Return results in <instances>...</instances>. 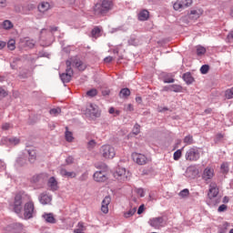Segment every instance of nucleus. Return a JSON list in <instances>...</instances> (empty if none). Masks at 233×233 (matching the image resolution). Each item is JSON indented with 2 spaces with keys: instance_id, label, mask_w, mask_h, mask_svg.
<instances>
[{
  "instance_id": "obj_18",
  "label": "nucleus",
  "mask_w": 233,
  "mask_h": 233,
  "mask_svg": "<svg viewBox=\"0 0 233 233\" xmlns=\"http://www.w3.org/2000/svg\"><path fill=\"white\" fill-rule=\"evenodd\" d=\"M218 194H219V189L216 187H212L209 188L208 197L209 198V199H214V198H218Z\"/></svg>"
},
{
  "instance_id": "obj_27",
  "label": "nucleus",
  "mask_w": 233,
  "mask_h": 233,
  "mask_svg": "<svg viewBox=\"0 0 233 233\" xmlns=\"http://www.w3.org/2000/svg\"><path fill=\"white\" fill-rule=\"evenodd\" d=\"M74 233H85V224L79 222L77 224V228L74 229Z\"/></svg>"
},
{
  "instance_id": "obj_55",
  "label": "nucleus",
  "mask_w": 233,
  "mask_h": 233,
  "mask_svg": "<svg viewBox=\"0 0 233 233\" xmlns=\"http://www.w3.org/2000/svg\"><path fill=\"white\" fill-rule=\"evenodd\" d=\"M66 165H72V163H74V157L72 156L67 157L66 159Z\"/></svg>"
},
{
  "instance_id": "obj_33",
  "label": "nucleus",
  "mask_w": 233,
  "mask_h": 233,
  "mask_svg": "<svg viewBox=\"0 0 233 233\" xmlns=\"http://www.w3.org/2000/svg\"><path fill=\"white\" fill-rule=\"evenodd\" d=\"M86 96H88V97H96V96H97V89L93 88L88 90L86 92Z\"/></svg>"
},
{
  "instance_id": "obj_2",
  "label": "nucleus",
  "mask_w": 233,
  "mask_h": 233,
  "mask_svg": "<svg viewBox=\"0 0 233 233\" xmlns=\"http://www.w3.org/2000/svg\"><path fill=\"white\" fill-rule=\"evenodd\" d=\"M112 8V2L110 0H103L102 4L95 5V14L96 15H106Z\"/></svg>"
},
{
  "instance_id": "obj_14",
  "label": "nucleus",
  "mask_w": 233,
  "mask_h": 233,
  "mask_svg": "<svg viewBox=\"0 0 233 233\" xmlns=\"http://www.w3.org/2000/svg\"><path fill=\"white\" fill-rule=\"evenodd\" d=\"M42 218L45 219L46 223H50L51 225H56V223H57L53 213H44Z\"/></svg>"
},
{
  "instance_id": "obj_4",
  "label": "nucleus",
  "mask_w": 233,
  "mask_h": 233,
  "mask_svg": "<svg viewBox=\"0 0 233 233\" xmlns=\"http://www.w3.org/2000/svg\"><path fill=\"white\" fill-rule=\"evenodd\" d=\"M66 73L60 74V79L62 83H70L72 81V76H74V70L72 69V61H66Z\"/></svg>"
},
{
  "instance_id": "obj_8",
  "label": "nucleus",
  "mask_w": 233,
  "mask_h": 233,
  "mask_svg": "<svg viewBox=\"0 0 233 233\" xmlns=\"http://www.w3.org/2000/svg\"><path fill=\"white\" fill-rule=\"evenodd\" d=\"M34 202H26L24 206V218L25 219H32L34 218Z\"/></svg>"
},
{
  "instance_id": "obj_35",
  "label": "nucleus",
  "mask_w": 233,
  "mask_h": 233,
  "mask_svg": "<svg viewBox=\"0 0 233 233\" xmlns=\"http://www.w3.org/2000/svg\"><path fill=\"white\" fill-rule=\"evenodd\" d=\"M132 132L135 136H137L139 132H141V126H139V124L137 123L135 124Z\"/></svg>"
},
{
  "instance_id": "obj_26",
  "label": "nucleus",
  "mask_w": 233,
  "mask_h": 233,
  "mask_svg": "<svg viewBox=\"0 0 233 233\" xmlns=\"http://www.w3.org/2000/svg\"><path fill=\"white\" fill-rule=\"evenodd\" d=\"M130 96V89L127 87L122 88L119 92V97H128Z\"/></svg>"
},
{
  "instance_id": "obj_39",
  "label": "nucleus",
  "mask_w": 233,
  "mask_h": 233,
  "mask_svg": "<svg viewBox=\"0 0 233 233\" xmlns=\"http://www.w3.org/2000/svg\"><path fill=\"white\" fill-rule=\"evenodd\" d=\"M189 194L190 191L188 190V188H185L179 192L178 196H180V198H187Z\"/></svg>"
},
{
  "instance_id": "obj_57",
  "label": "nucleus",
  "mask_w": 233,
  "mask_h": 233,
  "mask_svg": "<svg viewBox=\"0 0 233 233\" xmlns=\"http://www.w3.org/2000/svg\"><path fill=\"white\" fill-rule=\"evenodd\" d=\"M57 30H59V27H57L56 25L49 26V32H51V34H54L55 32H57Z\"/></svg>"
},
{
  "instance_id": "obj_56",
  "label": "nucleus",
  "mask_w": 233,
  "mask_h": 233,
  "mask_svg": "<svg viewBox=\"0 0 233 233\" xmlns=\"http://www.w3.org/2000/svg\"><path fill=\"white\" fill-rule=\"evenodd\" d=\"M143 212H145V205H144V204L140 205L139 208H138V209H137V214H138V216H141V214H142Z\"/></svg>"
},
{
  "instance_id": "obj_32",
  "label": "nucleus",
  "mask_w": 233,
  "mask_h": 233,
  "mask_svg": "<svg viewBox=\"0 0 233 233\" xmlns=\"http://www.w3.org/2000/svg\"><path fill=\"white\" fill-rule=\"evenodd\" d=\"M183 90V86L180 85H171V92H181Z\"/></svg>"
},
{
  "instance_id": "obj_16",
  "label": "nucleus",
  "mask_w": 233,
  "mask_h": 233,
  "mask_svg": "<svg viewBox=\"0 0 233 233\" xmlns=\"http://www.w3.org/2000/svg\"><path fill=\"white\" fill-rule=\"evenodd\" d=\"M47 185L53 192H56V190L59 188V187H57V180L54 177L48 179Z\"/></svg>"
},
{
  "instance_id": "obj_34",
  "label": "nucleus",
  "mask_w": 233,
  "mask_h": 233,
  "mask_svg": "<svg viewBox=\"0 0 233 233\" xmlns=\"http://www.w3.org/2000/svg\"><path fill=\"white\" fill-rule=\"evenodd\" d=\"M6 96H8V91H6L3 86H0V100L5 99Z\"/></svg>"
},
{
  "instance_id": "obj_1",
  "label": "nucleus",
  "mask_w": 233,
  "mask_h": 233,
  "mask_svg": "<svg viewBox=\"0 0 233 233\" xmlns=\"http://www.w3.org/2000/svg\"><path fill=\"white\" fill-rule=\"evenodd\" d=\"M98 170L94 173V180L97 183H105L108 179V166L105 163H100L96 165Z\"/></svg>"
},
{
  "instance_id": "obj_38",
  "label": "nucleus",
  "mask_w": 233,
  "mask_h": 233,
  "mask_svg": "<svg viewBox=\"0 0 233 233\" xmlns=\"http://www.w3.org/2000/svg\"><path fill=\"white\" fill-rule=\"evenodd\" d=\"M208 70H210V66L208 65H203L201 67H200V72L201 74H208Z\"/></svg>"
},
{
  "instance_id": "obj_5",
  "label": "nucleus",
  "mask_w": 233,
  "mask_h": 233,
  "mask_svg": "<svg viewBox=\"0 0 233 233\" xmlns=\"http://www.w3.org/2000/svg\"><path fill=\"white\" fill-rule=\"evenodd\" d=\"M10 207L13 208L15 214L21 216V212H23V196H21V194H16L15 196L14 203L10 204Z\"/></svg>"
},
{
  "instance_id": "obj_49",
  "label": "nucleus",
  "mask_w": 233,
  "mask_h": 233,
  "mask_svg": "<svg viewBox=\"0 0 233 233\" xmlns=\"http://www.w3.org/2000/svg\"><path fill=\"white\" fill-rule=\"evenodd\" d=\"M94 147H96V140L92 139L87 143V148L89 150H92V148H94Z\"/></svg>"
},
{
  "instance_id": "obj_19",
  "label": "nucleus",
  "mask_w": 233,
  "mask_h": 233,
  "mask_svg": "<svg viewBox=\"0 0 233 233\" xmlns=\"http://www.w3.org/2000/svg\"><path fill=\"white\" fill-rule=\"evenodd\" d=\"M182 79H184L187 85H192V83L194 82V77L192 76V74L190 72L185 73L182 76Z\"/></svg>"
},
{
  "instance_id": "obj_9",
  "label": "nucleus",
  "mask_w": 233,
  "mask_h": 233,
  "mask_svg": "<svg viewBox=\"0 0 233 233\" xmlns=\"http://www.w3.org/2000/svg\"><path fill=\"white\" fill-rule=\"evenodd\" d=\"M114 177L116 178L117 181H120V183H123V181H128V175H127V169L124 167H119L114 173Z\"/></svg>"
},
{
  "instance_id": "obj_54",
  "label": "nucleus",
  "mask_w": 233,
  "mask_h": 233,
  "mask_svg": "<svg viewBox=\"0 0 233 233\" xmlns=\"http://www.w3.org/2000/svg\"><path fill=\"white\" fill-rule=\"evenodd\" d=\"M228 207L225 204H222L218 207V212H225L227 210Z\"/></svg>"
},
{
  "instance_id": "obj_28",
  "label": "nucleus",
  "mask_w": 233,
  "mask_h": 233,
  "mask_svg": "<svg viewBox=\"0 0 233 233\" xmlns=\"http://www.w3.org/2000/svg\"><path fill=\"white\" fill-rule=\"evenodd\" d=\"M137 210V208H133L129 209L127 212H125L124 217L127 218H132V216H134L136 214Z\"/></svg>"
},
{
  "instance_id": "obj_23",
  "label": "nucleus",
  "mask_w": 233,
  "mask_h": 233,
  "mask_svg": "<svg viewBox=\"0 0 233 233\" xmlns=\"http://www.w3.org/2000/svg\"><path fill=\"white\" fill-rule=\"evenodd\" d=\"M61 174H62V176H64L65 177H71V178H74V177H76V176H77L76 174V172H74V171H67L66 169H62L61 170Z\"/></svg>"
},
{
  "instance_id": "obj_10",
  "label": "nucleus",
  "mask_w": 233,
  "mask_h": 233,
  "mask_svg": "<svg viewBox=\"0 0 233 233\" xmlns=\"http://www.w3.org/2000/svg\"><path fill=\"white\" fill-rule=\"evenodd\" d=\"M163 223H165V218H163V217L152 218L148 221V224L150 227H153V228H161Z\"/></svg>"
},
{
  "instance_id": "obj_31",
  "label": "nucleus",
  "mask_w": 233,
  "mask_h": 233,
  "mask_svg": "<svg viewBox=\"0 0 233 233\" xmlns=\"http://www.w3.org/2000/svg\"><path fill=\"white\" fill-rule=\"evenodd\" d=\"M26 163V159L25 157H18L16 159V166L17 167H25Z\"/></svg>"
},
{
  "instance_id": "obj_43",
  "label": "nucleus",
  "mask_w": 233,
  "mask_h": 233,
  "mask_svg": "<svg viewBox=\"0 0 233 233\" xmlns=\"http://www.w3.org/2000/svg\"><path fill=\"white\" fill-rule=\"evenodd\" d=\"M74 66H76V68H78V70H85V68H86V67H83V62L82 61L74 62Z\"/></svg>"
},
{
  "instance_id": "obj_46",
  "label": "nucleus",
  "mask_w": 233,
  "mask_h": 233,
  "mask_svg": "<svg viewBox=\"0 0 233 233\" xmlns=\"http://www.w3.org/2000/svg\"><path fill=\"white\" fill-rule=\"evenodd\" d=\"M91 34L93 37H96V35H97L98 34H101V29H99V27H95L92 29Z\"/></svg>"
},
{
  "instance_id": "obj_15",
  "label": "nucleus",
  "mask_w": 233,
  "mask_h": 233,
  "mask_svg": "<svg viewBox=\"0 0 233 233\" xmlns=\"http://www.w3.org/2000/svg\"><path fill=\"white\" fill-rule=\"evenodd\" d=\"M38 200L41 203V205H48V203H50V201H52V197L48 196L45 193H42V194H40Z\"/></svg>"
},
{
  "instance_id": "obj_62",
  "label": "nucleus",
  "mask_w": 233,
  "mask_h": 233,
  "mask_svg": "<svg viewBox=\"0 0 233 233\" xmlns=\"http://www.w3.org/2000/svg\"><path fill=\"white\" fill-rule=\"evenodd\" d=\"M2 129L3 130H9L10 129V124L9 123H5L2 125Z\"/></svg>"
},
{
  "instance_id": "obj_30",
  "label": "nucleus",
  "mask_w": 233,
  "mask_h": 233,
  "mask_svg": "<svg viewBox=\"0 0 233 233\" xmlns=\"http://www.w3.org/2000/svg\"><path fill=\"white\" fill-rule=\"evenodd\" d=\"M181 155H182V149H178L175 151L173 155V159L175 161H179V159H181Z\"/></svg>"
},
{
  "instance_id": "obj_3",
  "label": "nucleus",
  "mask_w": 233,
  "mask_h": 233,
  "mask_svg": "<svg viewBox=\"0 0 233 233\" xmlns=\"http://www.w3.org/2000/svg\"><path fill=\"white\" fill-rule=\"evenodd\" d=\"M201 157V153L199 152V148L197 147H190L186 151L185 159L186 161L196 162L199 161Z\"/></svg>"
},
{
  "instance_id": "obj_11",
  "label": "nucleus",
  "mask_w": 233,
  "mask_h": 233,
  "mask_svg": "<svg viewBox=\"0 0 233 233\" xmlns=\"http://www.w3.org/2000/svg\"><path fill=\"white\" fill-rule=\"evenodd\" d=\"M133 160L136 161L137 165H147L148 158L147 156L139 153H134L132 155Z\"/></svg>"
},
{
  "instance_id": "obj_61",
  "label": "nucleus",
  "mask_w": 233,
  "mask_h": 233,
  "mask_svg": "<svg viewBox=\"0 0 233 233\" xmlns=\"http://www.w3.org/2000/svg\"><path fill=\"white\" fill-rule=\"evenodd\" d=\"M137 194L140 195V198H145V190L143 188H138Z\"/></svg>"
},
{
  "instance_id": "obj_37",
  "label": "nucleus",
  "mask_w": 233,
  "mask_h": 233,
  "mask_svg": "<svg viewBox=\"0 0 233 233\" xmlns=\"http://www.w3.org/2000/svg\"><path fill=\"white\" fill-rule=\"evenodd\" d=\"M49 114L51 116H57L59 114H61V108L60 107L52 108V109H50Z\"/></svg>"
},
{
  "instance_id": "obj_45",
  "label": "nucleus",
  "mask_w": 233,
  "mask_h": 233,
  "mask_svg": "<svg viewBox=\"0 0 233 233\" xmlns=\"http://www.w3.org/2000/svg\"><path fill=\"white\" fill-rule=\"evenodd\" d=\"M110 201H112V198H110V197H106L103 201H102V205L108 207V205H110Z\"/></svg>"
},
{
  "instance_id": "obj_51",
  "label": "nucleus",
  "mask_w": 233,
  "mask_h": 233,
  "mask_svg": "<svg viewBox=\"0 0 233 233\" xmlns=\"http://www.w3.org/2000/svg\"><path fill=\"white\" fill-rule=\"evenodd\" d=\"M41 181V175H35L32 177L33 183H39Z\"/></svg>"
},
{
  "instance_id": "obj_6",
  "label": "nucleus",
  "mask_w": 233,
  "mask_h": 233,
  "mask_svg": "<svg viewBox=\"0 0 233 233\" xmlns=\"http://www.w3.org/2000/svg\"><path fill=\"white\" fill-rule=\"evenodd\" d=\"M100 154L105 159H114L116 157V149L110 145H105L101 147Z\"/></svg>"
},
{
  "instance_id": "obj_48",
  "label": "nucleus",
  "mask_w": 233,
  "mask_h": 233,
  "mask_svg": "<svg viewBox=\"0 0 233 233\" xmlns=\"http://www.w3.org/2000/svg\"><path fill=\"white\" fill-rule=\"evenodd\" d=\"M13 228H16V232H21V230H23V224H20V223L14 224Z\"/></svg>"
},
{
  "instance_id": "obj_21",
  "label": "nucleus",
  "mask_w": 233,
  "mask_h": 233,
  "mask_svg": "<svg viewBox=\"0 0 233 233\" xmlns=\"http://www.w3.org/2000/svg\"><path fill=\"white\" fill-rule=\"evenodd\" d=\"M27 154L29 156V158H28L29 162L35 163V159L37 157V154L35 153V150L28 149Z\"/></svg>"
},
{
  "instance_id": "obj_17",
  "label": "nucleus",
  "mask_w": 233,
  "mask_h": 233,
  "mask_svg": "<svg viewBox=\"0 0 233 233\" xmlns=\"http://www.w3.org/2000/svg\"><path fill=\"white\" fill-rule=\"evenodd\" d=\"M148 17H150V13L147 9L140 11V13L138 14L139 21H148Z\"/></svg>"
},
{
  "instance_id": "obj_36",
  "label": "nucleus",
  "mask_w": 233,
  "mask_h": 233,
  "mask_svg": "<svg viewBox=\"0 0 233 233\" xmlns=\"http://www.w3.org/2000/svg\"><path fill=\"white\" fill-rule=\"evenodd\" d=\"M204 54H207V49L203 46H198L197 48V56H204Z\"/></svg>"
},
{
  "instance_id": "obj_42",
  "label": "nucleus",
  "mask_w": 233,
  "mask_h": 233,
  "mask_svg": "<svg viewBox=\"0 0 233 233\" xmlns=\"http://www.w3.org/2000/svg\"><path fill=\"white\" fill-rule=\"evenodd\" d=\"M7 48H9V50H15V40H9L7 43Z\"/></svg>"
},
{
  "instance_id": "obj_41",
  "label": "nucleus",
  "mask_w": 233,
  "mask_h": 233,
  "mask_svg": "<svg viewBox=\"0 0 233 233\" xmlns=\"http://www.w3.org/2000/svg\"><path fill=\"white\" fill-rule=\"evenodd\" d=\"M127 43L132 46H137V39L135 36H131Z\"/></svg>"
},
{
  "instance_id": "obj_13",
  "label": "nucleus",
  "mask_w": 233,
  "mask_h": 233,
  "mask_svg": "<svg viewBox=\"0 0 233 233\" xmlns=\"http://www.w3.org/2000/svg\"><path fill=\"white\" fill-rule=\"evenodd\" d=\"M86 114L90 117H99V109H97V106H94L93 104H90L89 107L86 109Z\"/></svg>"
},
{
  "instance_id": "obj_64",
  "label": "nucleus",
  "mask_w": 233,
  "mask_h": 233,
  "mask_svg": "<svg viewBox=\"0 0 233 233\" xmlns=\"http://www.w3.org/2000/svg\"><path fill=\"white\" fill-rule=\"evenodd\" d=\"M228 39L230 41L231 39H233V31H230L228 35Z\"/></svg>"
},
{
  "instance_id": "obj_29",
  "label": "nucleus",
  "mask_w": 233,
  "mask_h": 233,
  "mask_svg": "<svg viewBox=\"0 0 233 233\" xmlns=\"http://www.w3.org/2000/svg\"><path fill=\"white\" fill-rule=\"evenodd\" d=\"M25 46H26L27 48H34V46H35V41L32 39H25Z\"/></svg>"
},
{
  "instance_id": "obj_7",
  "label": "nucleus",
  "mask_w": 233,
  "mask_h": 233,
  "mask_svg": "<svg viewBox=\"0 0 233 233\" xmlns=\"http://www.w3.org/2000/svg\"><path fill=\"white\" fill-rule=\"evenodd\" d=\"M192 0H177L173 4V8L177 12H182V10H185V8H188V6H192Z\"/></svg>"
},
{
  "instance_id": "obj_12",
  "label": "nucleus",
  "mask_w": 233,
  "mask_h": 233,
  "mask_svg": "<svg viewBox=\"0 0 233 233\" xmlns=\"http://www.w3.org/2000/svg\"><path fill=\"white\" fill-rule=\"evenodd\" d=\"M212 177H214V168L206 167L202 174V179H204V181H210Z\"/></svg>"
},
{
  "instance_id": "obj_52",
  "label": "nucleus",
  "mask_w": 233,
  "mask_h": 233,
  "mask_svg": "<svg viewBox=\"0 0 233 233\" xmlns=\"http://www.w3.org/2000/svg\"><path fill=\"white\" fill-rule=\"evenodd\" d=\"M38 57H50V54L45 51H40L38 53Z\"/></svg>"
},
{
  "instance_id": "obj_63",
  "label": "nucleus",
  "mask_w": 233,
  "mask_h": 233,
  "mask_svg": "<svg viewBox=\"0 0 233 233\" xmlns=\"http://www.w3.org/2000/svg\"><path fill=\"white\" fill-rule=\"evenodd\" d=\"M113 60H114V57H112V56H106L104 59L105 63H112Z\"/></svg>"
},
{
  "instance_id": "obj_47",
  "label": "nucleus",
  "mask_w": 233,
  "mask_h": 233,
  "mask_svg": "<svg viewBox=\"0 0 233 233\" xmlns=\"http://www.w3.org/2000/svg\"><path fill=\"white\" fill-rule=\"evenodd\" d=\"M228 222H225L222 227L219 228V233H225V231L227 230V228H228Z\"/></svg>"
},
{
  "instance_id": "obj_25",
  "label": "nucleus",
  "mask_w": 233,
  "mask_h": 233,
  "mask_svg": "<svg viewBox=\"0 0 233 233\" xmlns=\"http://www.w3.org/2000/svg\"><path fill=\"white\" fill-rule=\"evenodd\" d=\"M183 142L185 145H194V137L192 135H187L184 137Z\"/></svg>"
},
{
  "instance_id": "obj_58",
  "label": "nucleus",
  "mask_w": 233,
  "mask_h": 233,
  "mask_svg": "<svg viewBox=\"0 0 233 233\" xmlns=\"http://www.w3.org/2000/svg\"><path fill=\"white\" fill-rule=\"evenodd\" d=\"M101 211H102L104 214H108V206L102 205V207H101Z\"/></svg>"
},
{
  "instance_id": "obj_40",
  "label": "nucleus",
  "mask_w": 233,
  "mask_h": 233,
  "mask_svg": "<svg viewBox=\"0 0 233 233\" xmlns=\"http://www.w3.org/2000/svg\"><path fill=\"white\" fill-rule=\"evenodd\" d=\"M66 140L68 141V143H72V141H74V137L72 136V132L66 131Z\"/></svg>"
},
{
  "instance_id": "obj_53",
  "label": "nucleus",
  "mask_w": 233,
  "mask_h": 233,
  "mask_svg": "<svg viewBox=\"0 0 233 233\" xmlns=\"http://www.w3.org/2000/svg\"><path fill=\"white\" fill-rule=\"evenodd\" d=\"M8 141L9 143H14V145H19V138L17 137H10Z\"/></svg>"
},
{
  "instance_id": "obj_59",
  "label": "nucleus",
  "mask_w": 233,
  "mask_h": 233,
  "mask_svg": "<svg viewBox=\"0 0 233 233\" xmlns=\"http://www.w3.org/2000/svg\"><path fill=\"white\" fill-rule=\"evenodd\" d=\"M0 170H6V164L3 160H0Z\"/></svg>"
},
{
  "instance_id": "obj_24",
  "label": "nucleus",
  "mask_w": 233,
  "mask_h": 233,
  "mask_svg": "<svg viewBox=\"0 0 233 233\" xmlns=\"http://www.w3.org/2000/svg\"><path fill=\"white\" fill-rule=\"evenodd\" d=\"M2 26L5 30H12V28H14V24L10 20H5Z\"/></svg>"
},
{
  "instance_id": "obj_50",
  "label": "nucleus",
  "mask_w": 233,
  "mask_h": 233,
  "mask_svg": "<svg viewBox=\"0 0 233 233\" xmlns=\"http://www.w3.org/2000/svg\"><path fill=\"white\" fill-rule=\"evenodd\" d=\"M88 179V173H83L79 177L78 181H86Z\"/></svg>"
},
{
  "instance_id": "obj_22",
  "label": "nucleus",
  "mask_w": 233,
  "mask_h": 233,
  "mask_svg": "<svg viewBox=\"0 0 233 233\" xmlns=\"http://www.w3.org/2000/svg\"><path fill=\"white\" fill-rule=\"evenodd\" d=\"M50 9V4L48 2H42L39 5H38V10L39 12H46L47 10Z\"/></svg>"
},
{
  "instance_id": "obj_44",
  "label": "nucleus",
  "mask_w": 233,
  "mask_h": 233,
  "mask_svg": "<svg viewBox=\"0 0 233 233\" xmlns=\"http://www.w3.org/2000/svg\"><path fill=\"white\" fill-rule=\"evenodd\" d=\"M227 99H233V87L226 91Z\"/></svg>"
},
{
  "instance_id": "obj_20",
  "label": "nucleus",
  "mask_w": 233,
  "mask_h": 233,
  "mask_svg": "<svg viewBox=\"0 0 233 233\" xmlns=\"http://www.w3.org/2000/svg\"><path fill=\"white\" fill-rule=\"evenodd\" d=\"M201 14H203V12L200 9L191 10L189 13V18L194 19L196 21V20L199 19V17H201Z\"/></svg>"
},
{
  "instance_id": "obj_60",
  "label": "nucleus",
  "mask_w": 233,
  "mask_h": 233,
  "mask_svg": "<svg viewBox=\"0 0 233 233\" xmlns=\"http://www.w3.org/2000/svg\"><path fill=\"white\" fill-rule=\"evenodd\" d=\"M163 81L166 84H169V83H174L176 80L174 78H167V77H165Z\"/></svg>"
}]
</instances>
